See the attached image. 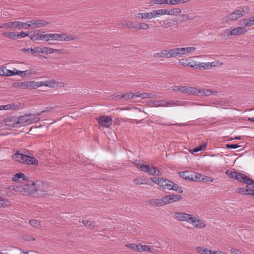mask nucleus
I'll list each match as a JSON object with an SVG mask.
<instances>
[{
  "instance_id": "1",
  "label": "nucleus",
  "mask_w": 254,
  "mask_h": 254,
  "mask_svg": "<svg viewBox=\"0 0 254 254\" xmlns=\"http://www.w3.org/2000/svg\"><path fill=\"white\" fill-rule=\"evenodd\" d=\"M28 177H27L24 174L22 173H18L15 174L12 176V180L14 182L20 181V179L25 181V183H27L24 185V190L28 191L30 193H33L35 192L39 191L41 192L39 194L45 195L46 194H51L52 191L49 193V190H44L46 189V185L45 184H43L41 181H37L33 182L32 181L28 180Z\"/></svg>"
},
{
  "instance_id": "2",
  "label": "nucleus",
  "mask_w": 254,
  "mask_h": 254,
  "mask_svg": "<svg viewBox=\"0 0 254 254\" xmlns=\"http://www.w3.org/2000/svg\"><path fill=\"white\" fill-rule=\"evenodd\" d=\"M12 158L15 161L29 165H37L38 164V161L37 159L34 157L25 154L20 151H17Z\"/></svg>"
},
{
  "instance_id": "3",
  "label": "nucleus",
  "mask_w": 254,
  "mask_h": 254,
  "mask_svg": "<svg viewBox=\"0 0 254 254\" xmlns=\"http://www.w3.org/2000/svg\"><path fill=\"white\" fill-rule=\"evenodd\" d=\"M249 9L246 6H240L238 9L228 14L226 18L227 22L235 21L249 13Z\"/></svg>"
},
{
  "instance_id": "4",
  "label": "nucleus",
  "mask_w": 254,
  "mask_h": 254,
  "mask_svg": "<svg viewBox=\"0 0 254 254\" xmlns=\"http://www.w3.org/2000/svg\"><path fill=\"white\" fill-rule=\"evenodd\" d=\"M193 182H199L206 183L208 182H213V179L210 177L205 176L195 172H190V180Z\"/></svg>"
},
{
  "instance_id": "5",
  "label": "nucleus",
  "mask_w": 254,
  "mask_h": 254,
  "mask_svg": "<svg viewBox=\"0 0 254 254\" xmlns=\"http://www.w3.org/2000/svg\"><path fill=\"white\" fill-rule=\"evenodd\" d=\"M247 30L242 27L227 29L222 34L224 36L240 35L245 34Z\"/></svg>"
},
{
  "instance_id": "6",
  "label": "nucleus",
  "mask_w": 254,
  "mask_h": 254,
  "mask_svg": "<svg viewBox=\"0 0 254 254\" xmlns=\"http://www.w3.org/2000/svg\"><path fill=\"white\" fill-rule=\"evenodd\" d=\"M29 27L32 28H41L48 25L49 23L44 20L34 19L28 21Z\"/></svg>"
},
{
  "instance_id": "7",
  "label": "nucleus",
  "mask_w": 254,
  "mask_h": 254,
  "mask_svg": "<svg viewBox=\"0 0 254 254\" xmlns=\"http://www.w3.org/2000/svg\"><path fill=\"white\" fill-rule=\"evenodd\" d=\"M113 123L112 119L110 117L103 116L98 119V124L104 127H109Z\"/></svg>"
},
{
  "instance_id": "8",
  "label": "nucleus",
  "mask_w": 254,
  "mask_h": 254,
  "mask_svg": "<svg viewBox=\"0 0 254 254\" xmlns=\"http://www.w3.org/2000/svg\"><path fill=\"white\" fill-rule=\"evenodd\" d=\"M160 23H161L160 27L166 29L177 25L178 23V21L176 18H167L165 20L161 21Z\"/></svg>"
},
{
  "instance_id": "9",
  "label": "nucleus",
  "mask_w": 254,
  "mask_h": 254,
  "mask_svg": "<svg viewBox=\"0 0 254 254\" xmlns=\"http://www.w3.org/2000/svg\"><path fill=\"white\" fill-rule=\"evenodd\" d=\"M44 33L45 32L38 30L34 32H31L29 37L33 41L43 40L42 37Z\"/></svg>"
},
{
  "instance_id": "10",
  "label": "nucleus",
  "mask_w": 254,
  "mask_h": 254,
  "mask_svg": "<svg viewBox=\"0 0 254 254\" xmlns=\"http://www.w3.org/2000/svg\"><path fill=\"white\" fill-rule=\"evenodd\" d=\"M4 70L5 71L4 76H13V75H20V73H25L24 75H20V76L24 77L26 75V72H27V70L20 71V70H17L16 69H14V70H12L6 69L5 67H4Z\"/></svg>"
},
{
  "instance_id": "11",
  "label": "nucleus",
  "mask_w": 254,
  "mask_h": 254,
  "mask_svg": "<svg viewBox=\"0 0 254 254\" xmlns=\"http://www.w3.org/2000/svg\"><path fill=\"white\" fill-rule=\"evenodd\" d=\"M35 117L33 114H29L19 118L18 123L22 124V126H26L30 124V117Z\"/></svg>"
},
{
  "instance_id": "12",
  "label": "nucleus",
  "mask_w": 254,
  "mask_h": 254,
  "mask_svg": "<svg viewBox=\"0 0 254 254\" xmlns=\"http://www.w3.org/2000/svg\"><path fill=\"white\" fill-rule=\"evenodd\" d=\"M34 54L36 53H42L46 54H52V52L53 51V49L50 47H37L34 48L33 50Z\"/></svg>"
},
{
  "instance_id": "13",
  "label": "nucleus",
  "mask_w": 254,
  "mask_h": 254,
  "mask_svg": "<svg viewBox=\"0 0 254 254\" xmlns=\"http://www.w3.org/2000/svg\"><path fill=\"white\" fill-rule=\"evenodd\" d=\"M217 92L214 91H212L210 89H206L204 88H198L197 89V96H208L210 95H215Z\"/></svg>"
},
{
  "instance_id": "14",
  "label": "nucleus",
  "mask_w": 254,
  "mask_h": 254,
  "mask_svg": "<svg viewBox=\"0 0 254 254\" xmlns=\"http://www.w3.org/2000/svg\"><path fill=\"white\" fill-rule=\"evenodd\" d=\"M197 89H198V88H196V87L183 86L182 93H187L189 95H192L197 96Z\"/></svg>"
},
{
  "instance_id": "15",
  "label": "nucleus",
  "mask_w": 254,
  "mask_h": 254,
  "mask_svg": "<svg viewBox=\"0 0 254 254\" xmlns=\"http://www.w3.org/2000/svg\"><path fill=\"white\" fill-rule=\"evenodd\" d=\"M160 182L159 187L162 188L164 190H170V188H172L171 187L172 185V182L170 180H167L166 179H164L163 178H161Z\"/></svg>"
},
{
  "instance_id": "16",
  "label": "nucleus",
  "mask_w": 254,
  "mask_h": 254,
  "mask_svg": "<svg viewBox=\"0 0 254 254\" xmlns=\"http://www.w3.org/2000/svg\"><path fill=\"white\" fill-rule=\"evenodd\" d=\"M196 50L194 47H189L185 48H179L180 57L183 56L194 52Z\"/></svg>"
},
{
  "instance_id": "17",
  "label": "nucleus",
  "mask_w": 254,
  "mask_h": 254,
  "mask_svg": "<svg viewBox=\"0 0 254 254\" xmlns=\"http://www.w3.org/2000/svg\"><path fill=\"white\" fill-rule=\"evenodd\" d=\"M250 179L251 178L248 177L245 174L239 172L236 180L240 183L247 184L248 186L249 182L250 181Z\"/></svg>"
},
{
  "instance_id": "18",
  "label": "nucleus",
  "mask_w": 254,
  "mask_h": 254,
  "mask_svg": "<svg viewBox=\"0 0 254 254\" xmlns=\"http://www.w3.org/2000/svg\"><path fill=\"white\" fill-rule=\"evenodd\" d=\"M40 87L45 86L49 87H55L58 85V82L55 80L40 81Z\"/></svg>"
},
{
  "instance_id": "19",
  "label": "nucleus",
  "mask_w": 254,
  "mask_h": 254,
  "mask_svg": "<svg viewBox=\"0 0 254 254\" xmlns=\"http://www.w3.org/2000/svg\"><path fill=\"white\" fill-rule=\"evenodd\" d=\"M241 24L244 27L251 26L254 25V16L248 18H245L241 22Z\"/></svg>"
},
{
  "instance_id": "20",
  "label": "nucleus",
  "mask_w": 254,
  "mask_h": 254,
  "mask_svg": "<svg viewBox=\"0 0 254 254\" xmlns=\"http://www.w3.org/2000/svg\"><path fill=\"white\" fill-rule=\"evenodd\" d=\"M135 97H140L141 99H148V98H155L156 95L155 94H153L152 93H135Z\"/></svg>"
},
{
  "instance_id": "21",
  "label": "nucleus",
  "mask_w": 254,
  "mask_h": 254,
  "mask_svg": "<svg viewBox=\"0 0 254 254\" xmlns=\"http://www.w3.org/2000/svg\"><path fill=\"white\" fill-rule=\"evenodd\" d=\"M168 58L171 57H180L179 48H175L167 50Z\"/></svg>"
},
{
  "instance_id": "22",
  "label": "nucleus",
  "mask_w": 254,
  "mask_h": 254,
  "mask_svg": "<svg viewBox=\"0 0 254 254\" xmlns=\"http://www.w3.org/2000/svg\"><path fill=\"white\" fill-rule=\"evenodd\" d=\"M29 27L28 21L25 23L20 21H14V28L21 29L24 28L25 29H28Z\"/></svg>"
},
{
  "instance_id": "23",
  "label": "nucleus",
  "mask_w": 254,
  "mask_h": 254,
  "mask_svg": "<svg viewBox=\"0 0 254 254\" xmlns=\"http://www.w3.org/2000/svg\"><path fill=\"white\" fill-rule=\"evenodd\" d=\"M187 214L183 212H176L174 213V216L179 221H186Z\"/></svg>"
},
{
  "instance_id": "24",
  "label": "nucleus",
  "mask_w": 254,
  "mask_h": 254,
  "mask_svg": "<svg viewBox=\"0 0 254 254\" xmlns=\"http://www.w3.org/2000/svg\"><path fill=\"white\" fill-rule=\"evenodd\" d=\"M239 172H237L236 171H233L231 169H229L226 171L225 174L226 175L231 179H233L234 180L237 179L238 175Z\"/></svg>"
},
{
  "instance_id": "25",
  "label": "nucleus",
  "mask_w": 254,
  "mask_h": 254,
  "mask_svg": "<svg viewBox=\"0 0 254 254\" xmlns=\"http://www.w3.org/2000/svg\"><path fill=\"white\" fill-rule=\"evenodd\" d=\"M152 13V18H155L161 15L166 14V9H158L154 10L151 12Z\"/></svg>"
},
{
  "instance_id": "26",
  "label": "nucleus",
  "mask_w": 254,
  "mask_h": 254,
  "mask_svg": "<svg viewBox=\"0 0 254 254\" xmlns=\"http://www.w3.org/2000/svg\"><path fill=\"white\" fill-rule=\"evenodd\" d=\"M26 82L27 89H36L40 87V81H26Z\"/></svg>"
},
{
  "instance_id": "27",
  "label": "nucleus",
  "mask_w": 254,
  "mask_h": 254,
  "mask_svg": "<svg viewBox=\"0 0 254 254\" xmlns=\"http://www.w3.org/2000/svg\"><path fill=\"white\" fill-rule=\"evenodd\" d=\"M149 169V172H148L149 175L152 176L156 175L158 176L162 175V172L158 170L156 167L151 166L150 167Z\"/></svg>"
},
{
  "instance_id": "28",
  "label": "nucleus",
  "mask_w": 254,
  "mask_h": 254,
  "mask_svg": "<svg viewBox=\"0 0 254 254\" xmlns=\"http://www.w3.org/2000/svg\"><path fill=\"white\" fill-rule=\"evenodd\" d=\"M163 201V200H162V198H155L151 199L150 201V203L151 204L153 205L160 207L164 205Z\"/></svg>"
},
{
  "instance_id": "29",
  "label": "nucleus",
  "mask_w": 254,
  "mask_h": 254,
  "mask_svg": "<svg viewBox=\"0 0 254 254\" xmlns=\"http://www.w3.org/2000/svg\"><path fill=\"white\" fill-rule=\"evenodd\" d=\"M166 104L163 105V106H167V107H173V106H182L183 104L182 102L181 101H173L171 100L170 101H167Z\"/></svg>"
},
{
  "instance_id": "30",
  "label": "nucleus",
  "mask_w": 254,
  "mask_h": 254,
  "mask_svg": "<svg viewBox=\"0 0 254 254\" xmlns=\"http://www.w3.org/2000/svg\"><path fill=\"white\" fill-rule=\"evenodd\" d=\"M194 221L195 224H193V226L196 228L202 229L206 226L204 222L202 220L198 219L196 217V220Z\"/></svg>"
},
{
  "instance_id": "31",
  "label": "nucleus",
  "mask_w": 254,
  "mask_h": 254,
  "mask_svg": "<svg viewBox=\"0 0 254 254\" xmlns=\"http://www.w3.org/2000/svg\"><path fill=\"white\" fill-rule=\"evenodd\" d=\"M167 52V50H162L159 53H155L154 57L168 58Z\"/></svg>"
},
{
  "instance_id": "32",
  "label": "nucleus",
  "mask_w": 254,
  "mask_h": 254,
  "mask_svg": "<svg viewBox=\"0 0 254 254\" xmlns=\"http://www.w3.org/2000/svg\"><path fill=\"white\" fill-rule=\"evenodd\" d=\"M29 223L31 226L36 229H39L42 226L41 221L37 220H31L29 221Z\"/></svg>"
},
{
  "instance_id": "33",
  "label": "nucleus",
  "mask_w": 254,
  "mask_h": 254,
  "mask_svg": "<svg viewBox=\"0 0 254 254\" xmlns=\"http://www.w3.org/2000/svg\"><path fill=\"white\" fill-rule=\"evenodd\" d=\"M181 9L180 8H174L170 10H166V14L168 15H174L181 12Z\"/></svg>"
},
{
  "instance_id": "34",
  "label": "nucleus",
  "mask_w": 254,
  "mask_h": 254,
  "mask_svg": "<svg viewBox=\"0 0 254 254\" xmlns=\"http://www.w3.org/2000/svg\"><path fill=\"white\" fill-rule=\"evenodd\" d=\"M212 63H202L198 64V69H209L212 66Z\"/></svg>"
},
{
  "instance_id": "35",
  "label": "nucleus",
  "mask_w": 254,
  "mask_h": 254,
  "mask_svg": "<svg viewBox=\"0 0 254 254\" xmlns=\"http://www.w3.org/2000/svg\"><path fill=\"white\" fill-rule=\"evenodd\" d=\"M0 28L6 29L14 28V21L3 23L0 25Z\"/></svg>"
},
{
  "instance_id": "36",
  "label": "nucleus",
  "mask_w": 254,
  "mask_h": 254,
  "mask_svg": "<svg viewBox=\"0 0 254 254\" xmlns=\"http://www.w3.org/2000/svg\"><path fill=\"white\" fill-rule=\"evenodd\" d=\"M196 220V217L192 214H187L186 218V222L192 224V225L193 224H195V221Z\"/></svg>"
},
{
  "instance_id": "37",
  "label": "nucleus",
  "mask_w": 254,
  "mask_h": 254,
  "mask_svg": "<svg viewBox=\"0 0 254 254\" xmlns=\"http://www.w3.org/2000/svg\"><path fill=\"white\" fill-rule=\"evenodd\" d=\"M250 190H251V189L244 188H240L237 189L238 193L247 195H250Z\"/></svg>"
},
{
  "instance_id": "38",
  "label": "nucleus",
  "mask_w": 254,
  "mask_h": 254,
  "mask_svg": "<svg viewBox=\"0 0 254 254\" xmlns=\"http://www.w3.org/2000/svg\"><path fill=\"white\" fill-rule=\"evenodd\" d=\"M149 28V26L148 24L140 22L136 24L135 29H143V30H147Z\"/></svg>"
},
{
  "instance_id": "39",
  "label": "nucleus",
  "mask_w": 254,
  "mask_h": 254,
  "mask_svg": "<svg viewBox=\"0 0 254 254\" xmlns=\"http://www.w3.org/2000/svg\"><path fill=\"white\" fill-rule=\"evenodd\" d=\"M26 83V81L22 82H14L12 84V86L14 88L27 89Z\"/></svg>"
},
{
  "instance_id": "40",
  "label": "nucleus",
  "mask_w": 254,
  "mask_h": 254,
  "mask_svg": "<svg viewBox=\"0 0 254 254\" xmlns=\"http://www.w3.org/2000/svg\"><path fill=\"white\" fill-rule=\"evenodd\" d=\"M137 167H139L142 172L148 174L150 167L149 165L140 164L139 163L137 164Z\"/></svg>"
},
{
  "instance_id": "41",
  "label": "nucleus",
  "mask_w": 254,
  "mask_h": 254,
  "mask_svg": "<svg viewBox=\"0 0 254 254\" xmlns=\"http://www.w3.org/2000/svg\"><path fill=\"white\" fill-rule=\"evenodd\" d=\"M171 186V187L172 188H170V190H174L179 193H181L183 192L182 188L178 185L175 184L173 182H172Z\"/></svg>"
},
{
  "instance_id": "42",
  "label": "nucleus",
  "mask_w": 254,
  "mask_h": 254,
  "mask_svg": "<svg viewBox=\"0 0 254 254\" xmlns=\"http://www.w3.org/2000/svg\"><path fill=\"white\" fill-rule=\"evenodd\" d=\"M63 41H73L76 39V37L73 35H68L64 33Z\"/></svg>"
},
{
  "instance_id": "43",
  "label": "nucleus",
  "mask_w": 254,
  "mask_h": 254,
  "mask_svg": "<svg viewBox=\"0 0 254 254\" xmlns=\"http://www.w3.org/2000/svg\"><path fill=\"white\" fill-rule=\"evenodd\" d=\"M82 223L87 228L90 229L94 228L95 226V223L92 221L83 220Z\"/></svg>"
},
{
  "instance_id": "44",
  "label": "nucleus",
  "mask_w": 254,
  "mask_h": 254,
  "mask_svg": "<svg viewBox=\"0 0 254 254\" xmlns=\"http://www.w3.org/2000/svg\"><path fill=\"white\" fill-rule=\"evenodd\" d=\"M52 37L53 40L56 41H63V37H64V33L61 34H52Z\"/></svg>"
},
{
  "instance_id": "45",
  "label": "nucleus",
  "mask_w": 254,
  "mask_h": 254,
  "mask_svg": "<svg viewBox=\"0 0 254 254\" xmlns=\"http://www.w3.org/2000/svg\"><path fill=\"white\" fill-rule=\"evenodd\" d=\"M122 97H124L123 99H124L125 100H128L129 99H132L133 98H136L135 94L132 93L131 92L122 94Z\"/></svg>"
},
{
  "instance_id": "46",
  "label": "nucleus",
  "mask_w": 254,
  "mask_h": 254,
  "mask_svg": "<svg viewBox=\"0 0 254 254\" xmlns=\"http://www.w3.org/2000/svg\"><path fill=\"white\" fill-rule=\"evenodd\" d=\"M206 146H207V143H203L200 145H199L195 148H194L193 149L192 153L193 152H197L198 151H200L205 149L206 148Z\"/></svg>"
},
{
  "instance_id": "47",
  "label": "nucleus",
  "mask_w": 254,
  "mask_h": 254,
  "mask_svg": "<svg viewBox=\"0 0 254 254\" xmlns=\"http://www.w3.org/2000/svg\"><path fill=\"white\" fill-rule=\"evenodd\" d=\"M170 196H171V203L180 200L182 198V196L179 194L170 195Z\"/></svg>"
},
{
  "instance_id": "48",
  "label": "nucleus",
  "mask_w": 254,
  "mask_h": 254,
  "mask_svg": "<svg viewBox=\"0 0 254 254\" xmlns=\"http://www.w3.org/2000/svg\"><path fill=\"white\" fill-rule=\"evenodd\" d=\"M180 176L185 180H190V172L184 171L180 173Z\"/></svg>"
},
{
  "instance_id": "49",
  "label": "nucleus",
  "mask_w": 254,
  "mask_h": 254,
  "mask_svg": "<svg viewBox=\"0 0 254 254\" xmlns=\"http://www.w3.org/2000/svg\"><path fill=\"white\" fill-rule=\"evenodd\" d=\"M2 35L7 38L14 39L16 33L12 32H4L2 33Z\"/></svg>"
},
{
  "instance_id": "50",
  "label": "nucleus",
  "mask_w": 254,
  "mask_h": 254,
  "mask_svg": "<svg viewBox=\"0 0 254 254\" xmlns=\"http://www.w3.org/2000/svg\"><path fill=\"white\" fill-rule=\"evenodd\" d=\"M143 252H149L153 253L155 252V249L153 246H148L147 245H144L143 248Z\"/></svg>"
},
{
  "instance_id": "51",
  "label": "nucleus",
  "mask_w": 254,
  "mask_h": 254,
  "mask_svg": "<svg viewBox=\"0 0 254 254\" xmlns=\"http://www.w3.org/2000/svg\"><path fill=\"white\" fill-rule=\"evenodd\" d=\"M9 201L5 199L2 198L0 196V207H4L8 206Z\"/></svg>"
},
{
  "instance_id": "52",
  "label": "nucleus",
  "mask_w": 254,
  "mask_h": 254,
  "mask_svg": "<svg viewBox=\"0 0 254 254\" xmlns=\"http://www.w3.org/2000/svg\"><path fill=\"white\" fill-rule=\"evenodd\" d=\"M136 24H133L131 21H127V22H125L123 23V26L128 28H135Z\"/></svg>"
},
{
  "instance_id": "53",
  "label": "nucleus",
  "mask_w": 254,
  "mask_h": 254,
  "mask_svg": "<svg viewBox=\"0 0 254 254\" xmlns=\"http://www.w3.org/2000/svg\"><path fill=\"white\" fill-rule=\"evenodd\" d=\"M152 13L151 12L142 13V19H150L152 18Z\"/></svg>"
},
{
  "instance_id": "54",
  "label": "nucleus",
  "mask_w": 254,
  "mask_h": 254,
  "mask_svg": "<svg viewBox=\"0 0 254 254\" xmlns=\"http://www.w3.org/2000/svg\"><path fill=\"white\" fill-rule=\"evenodd\" d=\"M42 39L43 41L48 42L50 40H53V37H52V34H44L43 36L42 37Z\"/></svg>"
},
{
  "instance_id": "55",
  "label": "nucleus",
  "mask_w": 254,
  "mask_h": 254,
  "mask_svg": "<svg viewBox=\"0 0 254 254\" xmlns=\"http://www.w3.org/2000/svg\"><path fill=\"white\" fill-rule=\"evenodd\" d=\"M162 200H163V202L164 203V205L171 203V201H170L171 196H170V195H166V196H164L163 197H162Z\"/></svg>"
},
{
  "instance_id": "56",
  "label": "nucleus",
  "mask_w": 254,
  "mask_h": 254,
  "mask_svg": "<svg viewBox=\"0 0 254 254\" xmlns=\"http://www.w3.org/2000/svg\"><path fill=\"white\" fill-rule=\"evenodd\" d=\"M166 103H167V101H158L155 102L154 105L156 107H167V106H163V105L166 104Z\"/></svg>"
},
{
  "instance_id": "57",
  "label": "nucleus",
  "mask_w": 254,
  "mask_h": 254,
  "mask_svg": "<svg viewBox=\"0 0 254 254\" xmlns=\"http://www.w3.org/2000/svg\"><path fill=\"white\" fill-rule=\"evenodd\" d=\"M179 63L185 66H188L189 65V60L187 59H182L179 60Z\"/></svg>"
},
{
  "instance_id": "58",
  "label": "nucleus",
  "mask_w": 254,
  "mask_h": 254,
  "mask_svg": "<svg viewBox=\"0 0 254 254\" xmlns=\"http://www.w3.org/2000/svg\"><path fill=\"white\" fill-rule=\"evenodd\" d=\"M133 182L136 185H142V184H147V183L145 182V180H143L141 179L136 178L133 180Z\"/></svg>"
},
{
  "instance_id": "59",
  "label": "nucleus",
  "mask_w": 254,
  "mask_h": 254,
  "mask_svg": "<svg viewBox=\"0 0 254 254\" xmlns=\"http://www.w3.org/2000/svg\"><path fill=\"white\" fill-rule=\"evenodd\" d=\"M16 33V36L17 39H19L21 38H24L26 36H29L28 33L24 32H21L20 33Z\"/></svg>"
},
{
  "instance_id": "60",
  "label": "nucleus",
  "mask_w": 254,
  "mask_h": 254,
  "mask_svg": "<svg viewBox=\"0 0 254 254\" xmlns=\"http://www.w3.org/2000/svg\"><path fill=\"white\" fill-rule=\"evenodd\" d=\"M165 4L169 5H176L179 4L178 0H165Z\"/></svg>"
},
{
  "instance_id": "61",
  "label": "nucleus",
  "mask_w": 254,
  "mask_h": 254,
  "mask_svg": "<svg viewBox=\"0 0 254 254\" xmlns=\"http://www.w3.org/2000/svg\"><path fill=\"white\" fill-rule=\"evenodd\" d=\"M241 146L237 144H228L226 145V147L228 149H236L240 147Z\"/></svg>"
},
{
  "instance_id": "62",
  "label": "nucleus",
  "mask_w": 254,
  "mask_h": 254,
  "mask_svg": "<svg viewBox=\"0 0 254 254\" xmlns=\"http://www.w3.org/2000/svg\"><path fill=\"white\" fill-rule=\"evenodd\" d=\"M13 105L11 104H7L3 106H0V109H4V110H9V109H13L14 107Z\"/></svg>"
},
{
  "instance_id": "63",
  "label": "nucleus",
  "mask_w": 254,
  "mask_h": 254,
  "mask_svg": "<svg viewBox=\"0 0 254 254\" xmlns=\"http://www.w3.org/2000/svg\"><path fill=\"white\" fill-rule=\"evenodd\" d=\"M143 246L144 245H142L141 244L136 245L134 251L138 252H143Z\"/></svg>"
},
{
  "instance_id": "64",
  "label": "nucleus",
  "mask_w": 254,
  "mask_h": 254,
  "mask_svg": "<svg viewBox=\"0 0 254 254\" xmlns=\"http://www.w3.org/2000/svg\"><path fill=\"white\" fill-rule=\"evenodd\" d=\"M161 178H157L156 177H154L151 178V180L153 183H154L156 184H157L159 186L160 182L161 181Z\"/></svg>"
}]
</instances>
